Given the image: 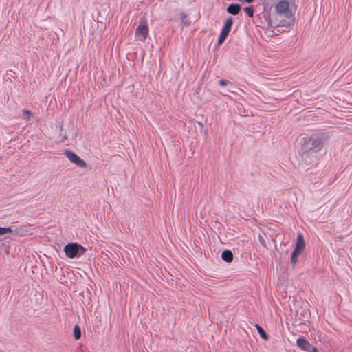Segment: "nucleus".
Masks as SVG:
<instances>
[{
    "instance_id": "obj_1",
    "label": "nucleus",
    "mask_w": 352,
    "mask_h": 352,
    "mask_svg": "<svg viewBox=\"0 0 352 352\" xmlns=\"http://www.w3.org/2000/svg\"><path fill=\"white\" fill-rule=\"evenodd\" d=\"M329 139V134L322 133L311 139L307 136H300L298 142L304 151L318 152L324 146Z\"/></svg>"
},
{
    "instance_id": "obj_2",
    "label": "nucleus",
    "mask_w": 352,
    "mask_h": 352,
    "mask_svg": "<svg viewBox=\"0 0 352 352\" xmlns=\"http://www.w3.org/2000/svg\"><path fill=\"white\" fill-rule=\"evenodd\" d=\"M86 250L87 249L85 247L76 243H70L64 247L66 256L70 258L80 257L85 254Z\"/></svg>"
},
{
    "instance_id": "obj_3",
    "label": "nucleus",
    "mask_w": 352,
    "mask_h": 352,
    "mask_svg": "<svg viewBox=\"0 0 352 352\" xmlns=\"http://www.w3.org/2000/svg\"><path fill=\"white\" fill-rule=\"evenodd\" d=\"M305 248V241L302 234H298L295 244L294 250L292 254L291 263L296 265L298 257L300 255Z\"/></svg>"
},
{
    "instance_id": "obj_4",
    "label": "nucleus",
    "mask_w": 352,
    "mask_h": 352,
    "mask_svg": "<svg viewBox=\"0 0 352 352\" xmlns=\"http://www.w3.org/2000/svg\"><path fill=\"white\" fill-rule=\"evenodd\" d=\"M148 32L149 28L147 22L144 20H142L136 28L135 32V38L142 42H144L148 36Z\"/></svg>"
},
{
    "instance_id": "obj_5",
    "label": "nucleus",
    "mask_w": 352,
    "mask_h": 352,
    "mask_svg": "<svg viewBox=\"0 0 352 352\" xmlns=\"http://www.w3.org/2000/svg\"><path fill=\"white\" fill-rule=\"evenodd\" d=\"M276 12L281 16L291 19L293 16L292 12L289 8V2L287 1H280L276 6Z\"/></svg>"
},
{
    "instance_id": "obj_6",
    "label": "nucleus",
    "mask_w": 352,
    "mask_h": 352,
    "mask_svg": "<svg viewBox=\"0 0 352 352\" xmlns=\"http://www.w3.org/2000/svg\"><path fill=\"white\" fill-rule=\"evenodd\" d=\"M232 23V19L231 17H228L225 21V24L220 33L218 39V45H221L225 41L226 38L227 37L230 31Z\"/></svg>"
},
{
    "instance_id": "obj_7",
    "label": "nucleus",
    "mask_w": 352,
    "mask_h": 352,
    "mask_svg": "<svg viewBox=\"0 0 352 352\" xmlns=\"http://www.w3.org/2000/svg\"><path fill=\"white\" fill-rule=\"evenodd\" d=\"M296 342L297 345L304 351L308 352H317V349L303 338H298Z\"/></svg>"
},
{
    "instance_id": "obj_8",
    "label": "nucleus",
    "mask_w": 352,
    "mask_h": 352,
    "mask_svg": "<svg viewBox=\"0 0 352 352\" xmlns=\"http://www.w3.org/2000/svg\"><path fill=\"white\" fill-rule=\"evenodd\" d=\"M69 161L79 168H87L86 162L79 155H67Z\"/></svg>"
},
{
    "instance_id": "obj_9",
    "label": "nucleus",
    "mask_w": 352,
    "mask_h": 352,
    "mask_svg": "<svg viewBox=\"0 0 352 352\" xmlns=\"http://www.w3.org/2000/svg\"><path fill=\"white\" fill-rule=\"evenodd\" d=\"M241 10V6L237 3H232L229 5L226 10L228 13L236 15L238 14Z\"/></svg>"
},
{
    "instance_id": "obj_10",
    "label": "nucleus",
    "mask_w": 352,
    "mask_h": 352,
    "mask_svg": "<svg viewBox=\"0 0 352 352\" xmlns=\"http://www.w3.org/2000/svg\"><path fill=\"white\" fill-rule=\"evenodd\" d=\"M221 258L223 261L230 263L233 259V254L230 250H224L221 254Z\"/></svg>"
},
{
    "instance_id": "obj_11",
    "label": "nucleus",
    "mask_w": 352,
    "mask_h": 352,
    "mask_svg": "<svg viewBox=\"0 0 352 352\" xmlns=\"http://www.w3.org/2000/svg\"><path fill=\"white\" fill-rule=\"evenodd\" d=\"M255 327L256 328V329H257L258 333L260 334L261 337L263 340H268V336L265 332V331L263 329V328L261 326H259L258 324H255Z\"/></svg>"
},
{
    "instance_id": "obj_12",
    "label": "nucleus",
    "mask_w": 352,
    "mask_h": 352,
    "mask_svg": "<svg viewBox=\"0 0 352 352\" xmlns=\"http://www.w3.org/2000/svg\"><path fill=\"white\" fill-rule=\"evenodd\" d=\"M74 336L76 340H79L80 338L81 330H80V328L78 325H76L74 327Z\"/></svg>"
},
{
    "instance_id": "obj_13",
    "label": "nucleus",
    "mask_w": 352,
    "mask_h": 352,
    "mask_svg": "<svg viewBox=\"0 0 352 352\" xmlns=\"http://www.w3.org/2000/svg\"><path fill=\"white\" fill-rule=\"evenodd\" d=\"M12 230L10 227H0V236L11 234Z\"/></svg>"
},
{
    "instance_id": "obj_14",
    "label": "nucleus",
    "mask_w": 352,
    "mask_h": 352,
    "mask_svg": "<svg viewBox=\"0 0 352 352\" xmlns=\"http://www.w3.org/2000/svg\"><path fill=\"white\" fill-rule=\"evenodd\" d=\"M243 10L246 12V14L252 17L254 15V8L252 6L245 7Z\"/></svg>"
},
{
    "instance_id": "obj_15",
    "label": "nucleus",
    "mask_w": 352,
    "mask_h": 352,
    "mask_svg": "<svg viewBox=\"0 0 352 352\" xmlns=\"http://www.w3.org/2000/svg\"><path fill=\"white\" fill-rule=\"evenodd\" d=\"M182 21L186 24H188L189 23L187 21L186 15L184 13H182L181 14Z\"/></svg>"
},
{
    "instance_id": "obj_16",
    "label": "nucleus",
    "mask_w": 352,
    "mask_h": 352,
    "mask_svg": "<svg viewBox=\"0 0 352 352\" xmlns=\"http://www.w3.org/2000/svg\"><path fill=\"white\" fill-rule=\"evenodd\" d=\"M23 113L24 115L28 116V118H25V119H26L27 120H28L30 119V116H31V114H32V113H31V111H29V110H26V109H24V110L23 111Z\"/></svg>"
},
{
    "instance_id": "obj_17",
    "label": "nucleus",
    "mask_w": 352,
    "mask_h": 352,
    "mask_svg": "<svg viewBox=\"0 0 352 352\" xmlns=\"http://www.w3.org/2000/svg\"><path fill=\"white\" fill-rule=\"evenodd\" d=\"M228 84V82L227 80H221L219 81V85L221 86H226Z\"/></svg>"
},
{
    "instance_id": "obj_18",
    "label": "nucleus",
    "mask_w": 352,
    "mask_h": 352,
    "mask_svg": "<svg viewBox=\"0 0 352 352\" xmlns=\"http://www.w3.org/2000/svg\"><path fill=\"white\" fill-rule=\"evenodd\" d=\"M240 2H244V3H252L254 0H238Z\"/></svg>"
},
{
    "instance_id": "obj_19",
    "label": "nucleus",
    "mask_w": 352,
    "mask_h": 352,
    "mask_svg": "<svg viewBox=\"0 0 352 352\" xmlns=\"http://www.w3.org/2000/svg\"><path fill=\"white\" fill-rule=\"evenodd\" d=\"M259 239H260V242L261 243V244H262L263 246H265V242H264L263 239L261 236H259Z\"/></svg>"
},
{
    "instance_id": "obj_20",
    "label": "nucleus",
    "mask_w": 352,
    "mask_h": 352,
    "mask_svg": "<svg viewBox=\"0 0 352 352\" xmlns=\"http://www.w3.org/2000/svg\"><path fill=\"white\" fill-rule=\"evenodd\" d=\"M64 154L69 155V154H74V153L67 150V151H65Z\"/></svg>"
},
{
    "instance_id": "obj_21",
    "label": "nucleus",
    "mask_w": 352,
    "mask_h": 352,
    "mask_svg": "<svg viewBox=\"0 0 352 352\" xmlns=\"http://www.w3.org/2000/svg\"><path fill=\"white\" fill-rule=\"evenodd\" d=\"M198 125H199L200 127H201V128L204 126L203 124H202L201 122H198Z\"/></svg>"
}]
</instances>
